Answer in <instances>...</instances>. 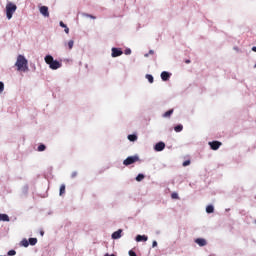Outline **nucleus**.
<instances>
[{"instance_id": "1", "label": "nucleus", "mask_w": 256, "mask_h": 256, "mask_svg": "<svg viewBox=\"0 0 256 256\" xmlns=\"http://www.w3.org/2000/svg\"><path fill=\"white\" fill-rule=\"evenodd\" d=\"M28 61L25 59V56L18 55L15 67H17V71H23V73L29 71Z\"/></svg>"}, {"instance_id": "2", "label": "nucleus", "mask_w": 256, "mask_h": 256, "mask_svg": "<svg viewBox=\"0 0 256 256\" xmlns=\"http://www.w3.org/2000/svg\"><path fill=\"white\" fill-rule=\"evenodd\" d=\"M44 61L45 63H47V65H49L50 69L57 70V69H60L61 67V62L54 60L53 56L51 55H47L44 58Z\"/></svg>"}, {"instance_id": "3", "label": "nucleus", "mask_w": 256, "mask_h": 256, "mask_svg": "<svg viewBox=\"0 0 256 256\" xmlns=\"http://www.w3.org/2000/svg\"><path fill=\"white\" fill-rule=\"evenodd\" d=\"M17 11V5H15L13 2H8L6 5V17L7 19L13 18V13Z\"/></svg>"}, {"instance_id": "4", "label": "nucleus", "mask_w": 256, "mask_h": 256, "mask_svg": "<svg viewBox=\"0 0 256 256\" xmlns=\"http://www.w3.org/2000/svg\"><path fill=\"white\" fill-rule=\"evenodd\" d=\"M137 161H139V156H130L123 161V165L129 167V165H133V163H137Z\"/></svg>"}, {"instance_id": "5", "label": "nucleus", "mask_w": 256, "mask_h": 256, "mask_svg": "<svg viewBox=\"0 0 256 256\" xmlns=\"http://www.w3.org/2000/svg\"><path fill=\"white\" fill-rule=\"evenodd\" d=\"M209 145L213 151H217V149L221 147L222 143L219 141H212V142H209Z\"/></svg>"}, {"instance_id": "6", "label": "nucleus", "mask_w": 256, "mask_h": 256, "mask_svg": "<svg viewBox=\"0 0 256 256\" xmlns=\"http://www.w3.org/2000/svg\"><path fill=\"white\" fill-rule=\"evenodd\" d=\"M40 13L43 15V17H49V7L42 6L40 7Z\"/></svg>"}, {"instance_id": "7", "label": "nucleus", "mask_w": 256, "mask_h": 256, "mask_svg": "<svg viewBox=\"0 0 256 256\" xmlns=\"http://www.w3.org/2000/svg\"><path fill=\"white\" fill-rule=\"evenodd\" d=\"M123 55V51L119 48H112V57H121Z\"/></svg>"}, {"instance_id": "8", "label": "nucleus", "mask_w": 256, "mask_h": 256, "mask_svg": "<svg viewBox=\"0 0 256 256\" xmlns=\"http://www.w3.org/2000/svg\"><path fill=\"white\" fill-rule=\"evenodd\" d=\"M195 243H197V245H199V247H205V245H207V240H205L203 238H198L195 240Z\"/></svg>"}, {"instance_id": "9", "label": "nucleus", "mask_w": 256, "mask_h": 256, "mask_svg": "<svg viewBox=\"0 0 256 256\" xmlns=\"http://www.w3.org/2000/svg\"><path fill=\"white\" fill-rule=\"evenodd\" d=\"M170 77H171V74H169V72H167V71H163L161 73L162 81H169Z\"/></svg>"}, {"instance_id": "10", "label": "nucleus", "mask_w": 256, "mask_h": 256, "mask_svg": "<svg viewBox=\"0 0 256 256\" xmlns=\"http://www.w3.org/2000/svg\"><path fill=\"white\" fill-rule=\"evenodd\" d=\"M155 151H163L165 149V143L164 142H158L155 147Z\"/></svg>"}, {"instance_id": "11", "label": "nucleus", "mask_w": 256, "mask_h": 256, "mask_svg": "<svg viewBox=\"0 0 256 256\" xmlns=\"http://www.w3.org/2000/svg\"><path fill=\"white\" fill-rule=\"evenodd\" d=\"M121 233H123V230L119 229L118 231H115L112 234V239H121Z\"/></svg>"}, {"instance_id": "12", "label": "nucleus", "mask_w": 256, "mask_h": 256, "mask_svg": "<svg viewBox=\"0 0 256 256\" xmlns=\"http://www.w3.org/2000/svg\"><path fill=\"white\" fill-rule=\"evenodd\" d=\"M147 236H145V235H137L136 236V241L139 243V242H141V241H147Z\"/></svg>"}, {"instance_id": "13", "label": "nucleus", "mask_w": 256, "mask_h": 256, "mask_svg": "<svg viewBox=\"0 0 256 256\" xmlns=\"http://www.w3.org/2000/svg\"><path fill=\"white\" fill-rule=\"evenodd\" d=\"M0 221L9 222L10 221L9 215H7V214H0Z\"/></svg>"}, {"instance_id": "14", "label": "nucleus", "mask_w": 256, "mask_h": 256, "mask_svg": "<svg viewBox=\"0 0 256 256\" xmlns=\"http://www.w3.org/2000/svg\"><path fill=\"white\" fill-rule=\"evenodd\" d=\"M174 131L176 133H181V131H183V125L179 124V125L175 126Z\"/></svg>"}, {"instance_id": "15", "label": "nucleus", "mask_w": 256, "mask_h": 256, "mask_svg": "<svg viewBox=\"0 0 256 256\" xmlns=\"http://www.w3.org/2000/svg\"><path fill=\"white\" fill-rule=\"evenodd\" d=\"M215 211V208L213 207V205H208L206 207V213H213Z\"/></svg>"}, {"instance_id": "16", "label": "nucleus", "mask_w": 256, "mask_h": 256, "mask_svg": "<svg viewBox=\"0 0 256 256\" xmlns=\"http://www.w3.org/2000/svg\"><path fill=\"white\" fill-rule=\"evenodd\" d=\"M128 139H129V141H137V135H135V134H130V135H128Z\"/></svg>"}, {"instance_id": "17", "label": "nucleus", "mask_w": 256, "mask_h": 256, "mask_svg": "<svg viewBox=\"0 0 256 256\" xmlns=\"http://www.w3.org/2000/svg\"><path fill=\"white\" fill-rule=\"evenodd\" d=\"M171 115H173V109L168 110L167 112H165V113L163 114V117H171Z\"/></svg>"}, {"instance_id": "18", "label": "nucleus", "mask_w": 256, "mask_h": 256, "mask_svg": "<svg viewBox=\"0 0 256 256\" xmlns=\"http://www.w3.org/2000/svg\"><path fill=\"white\" fill-rule=\"evenodd\" d=\"M30 245H37V238H29V242Z\"/></svg>"}, {"instance_id": "19", "label": "nucleus", "mask_w": 256, "mask_h": 256, "mask_svg": "<svg viewBox=\"0 0 256 256\" xmlns=\"http://www.w3.org/2000/svg\"><path fill=\"white\" fill-rule=\"evenodd\" d=\"M59 195L61 196V195H65V184H62L61 186H60V193H59Z\"/></svg>"}, {"instance_id": "20", "label": "nucleus", "mask_w": 256, "mask_h": 256, "mask_svg": "<svg viewBox=\"0 0 256 256\" xmlns=\"http://www.w3.org/2000/svg\"><path fill=\"white\" fill-rule=\"evenodd\" d=\"M21 245H22V247H29V241H27V239H23L21 241Z\"/></svg>"}, {"instance_id": "21", "label": "nucleus", "mask_w": 256, "mask_h": 256, "mask_svg": "<svg viewBox=\"0 0 256 256\" xmlns=\"http://www.w3.org/2000/svg\"><path fill=\"white\" fill-rule=\"evenodd\" d=\"M45 149H47V147L45 146V144H40L39 146H38V151H45Z\"/></svg>"}, {"instance_id": "22", "label": "nucleus", "mask_w": 256, "mask_h": 256, "mask_svg": "<svg viewBox=\"0 0 256 256\" xmlns=\"http://www.w3.org/2000/svg\"><path fill=\"white\" fill-rule=\"evenodd\" d=\"M73 45H75V42H74L73 40H70V41L68 42V49H69V50L73 49Z\"/></svg>"}, {"instance_id": "23", "label": "nucleus", "mask_w": 256, "mask_h": 256, "mask_svg": "<svg viewBox=\"0 0 256 256\" xmlns=\"http://www.w3.org/2000/svg\"><path fill=\"white\" fill-rule=\"evenodd\" d=\"M146 79L149 81V83H153V75L147 74Z\"/></svg>"}, {"instance_id": "24", "label": "nucleus", "mask_w": 256, "mask_h": 256, "mask_svg": "<svg viewBox=\"0 0 256 256\" xmlns=\"http://www.w3.org/2000/svg\"><path fill=\"white\" fill-rule=\"evenodd\" d=\"M142 179H145V175L143 174H138V176L136 177V181H141Z\"/></svg>"}, {"instance_id": "25", "label": "nucleus", "mask_w": 256, "mask_h": 256, "mask_svg": "<svg viewBox=\"0 0 256 256\" xmlns=\"http://www.w3.org/2000/svg\"><path fill=\"white\" fill-rule=\"evenodd\" d=\"M189 165H191V160H186L183 162V167H187Z\"/></svg>"}, {"instance_id": "26", "label": "nucleus", "mask_w": 256, "mask_h": 256, "mask_svg": "<svg viewBox=\"0 0 256 256\" xmlns=\"http://www.w3.org/2000/svg\"><path fill=\"white\" fill-rule=\"evenodd\" d=\"M5 89V84H3V82H0V93H3Z\"/></svg>"}, {"instance_id": "27", "label": "nucleus", "mask_w": 256, "mask_h": 256, "mask_svg": "<svg viewBox=\"0 0 256 256\" xmlns=\"http://www.w3.org/2000/svg\"><path fill=\"white\" fill-rule=\"evenodd\" d=\"M9 256L17 255V252L15 250L8 251Z\"/></svg>"}, {"instance_id": "28", "label": "nucleus", "mask_w": 256, "mask_h": 256, "mask_svg": "<svg viewBox=\"0 0 256 256\" xmlns=\"http://www.w3.org/2000/svg\"><path fill=\"white\" fill-rule=\"evenodd\" d=\"M171 197H172V199H179V194H177V193H172V194H171Z\"/></svg>"}, {"instance_id": "29", "label": "nucleus", "mask_w": 256, "mask_h": 256, "mask_svg": "<svg viewBox=\"0 0 256 256\" xmlns=\"http://www.w3.org/2000/svg\"><path fill=\"white\" fill-rule=\"evenodd\" d=\"M129 255L130 256H137V253H135V251H133V250H130L129 251Z\"/></svg>"}, {"instance_id": "30", "label": "nucleus", "mask_w": 256, "mask_h": 256, "mask_svg": "<svg viewBox=\"0 0 256 256\" xmlns=\"http://www.w3.org/2000/svg\"><path fill=\"white\" fill-rule=\"evenodd\" d=\"M77 175H78V173H77V172H72V174H71V178H72V179H75V177H77Z\"/></svg>"}, {"instance_id": "31", "label": "nucleus", "mask_w": 256, "mask_h": 256, "mask_svg": "<svg viewBox=\"0 0 256 256\" xmlns=\"http://www.w3.org/2000/svg\"><path fill=\"white\" fill-rule=\"evenodd\" d=\"M60 27H63V29L67 28V25L63 23V21L60 22Z\"/></svg>"}, {"instance_id": "32", "label": "nucleus", "mask_w": 256, "mask_h": 256, "mask_svg": "<svg viewBox=\"0 0 256 256\" xmlns=\"http://www.w3.org/2000/svg\"><path fill=\"white\" fill-rule=\"evenodd\" d=\"M86 17H90V19H95V16L91 15V14H85Z\"/></svg>"}, {"instance_id": "33", "label": "nucleus", "mask_w": 256, "mask_h": 256, "mask_svg": "<svg viewBox=\"0 0 256 256\" xmlns=\"http://www.w3.org/2000/svg\"><path fill=\"white\" fill-rule=\"evenodd\" d=\"M65 33L69 34V27L64 28Z\"/></svg>"}, {"instance_id": "34", "label": "nucleus", "mask_w": 256, "mask_h": 256, "mask_svg": "<svg viewBox=\"0 0 256 256\" xmlns=\"http://www.w3.org/2000/svg\"><path fill=\"white\" fill-rule=\"evenodd\" d=\"M125 55H131V50H126Z\"/></svg>"}, {"instance_id": "35", "label": "nucleus", "mask_w": 256, "mask_h": 256, "mask_svg": "<svg viewBox=\"0 0 256 256\" xmlns=\"http://www.w3.org/2000/svg\"><path fill=\"white\" fill-rule=\"evenodd\" d=\"M152 247H157V241H153Z\"/></svg>"}, {"instance_id": "36", "label": "nucleus", "mask_w": 256, "mask_h": 256, "mask_svg": "<svg viewBox=\"0 0 256 256\" xmlns=\"http://www.w3.org/2000/svg\"><path fill=\"white\" fill-rule=\"evenodd\" d=\"M185 63H186V64H189V63H191V60L186 59V60H185Z\"/></svg>"}, {"instance_id": "37", "label": "nucleus", "mask_w": 256, "mask_h": 256, "mask_svg": "<svg viewBox=\"0 0 256 256\" xmlns=\"http://www.w3.org/2000/svg\"><path fill=\"white\" fill-rule=\"evenodd\" d=\"M155 52L153 50L149 51V55H153Z\"/></svg>"}, {"instance_id": "38", "label": "nucleus", "mask_w": 256, "mask_h": 256, "mask_svg": "<svg viewBox=\"0 0 256 256\" xmlns=\"http://www.w3.org/2000/svg\"><path fill=\"white\" fill-rule=\"evenodd\" d=\"M252 51H254V53H256V46L252 47Z\"/></svg>"}, {"instance_id": "39", "label": "nucleus", "mask_w": 256, "mask_h": 256, "mask_svg": "<svg viewBox=\"0 0 256 256\" xmlns=\"http://www.w3.org/2000/svg\"><path fill=\"white\" fill-rule=\"evenodd\" d=\"M40 235L43 237L45 235V232L44 231H41L40 232Z\"/></svg>"}, {"instance_id": "40", "label": "nucleus", "mask_w": 256, "mask_h": 256, "mask_svg": "<svg viewBox=\"0 0 256 256\" xmlns=\"http://www.w3.org/2000/svg\"><path fill=\"white\" fill-rule=\"evenodd\" d=\"M105 256H115V254L109 255V254H105Z\"/></svg>"}, {"instance_id": "41", "label": "nucleus", "mask_w": 256, "mask_h": 256, "mask_svg": "<svg viewBox=\"0 0 256 256\" xmlns=\"http://www.w3.org/2000/svg\"><path fill=\"white\" fill-rule=\"evenodd\" d=\"M145 57H149V54H145Z\"/></svg>"}, {"instance_id": "42", "label": "nucleus", "mask_w": 256, "mask_h": 256, "mask_svg": "<svg viewBox=\"0 0 256 256\" xmlns=\"http://www.w3.org/2000/svg\"><path fill=\"white\" fill-rule=\"evenodd\" d=\"M255 224H256V220H255Z\"/></svg>"}]
</instances>
